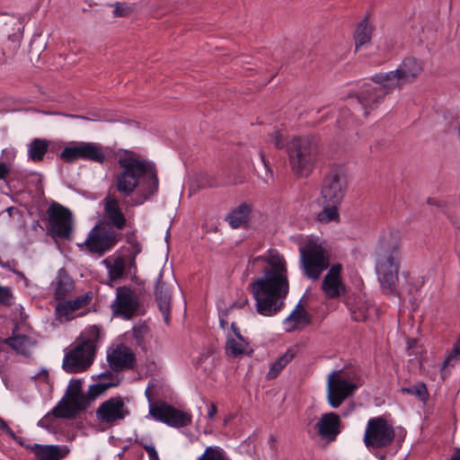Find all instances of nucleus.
<instances>
[{
	"label": "nucleus",
	"mask_w": 460,
	"mask_h": 460,
	"mask_svg": "<svg viewBox=\"0 0 460 460\" xmlns=\"http://www.w3.org/2000/svg\"><path fill=\"white\" fill-rule=\"evenodd\" d=\"M108 270L111 281L120 279L125 272V261L121 257L116 258L112 265H108Z\"/></svg>",
	"instance_id": "nucleus-42"
},
{
	"label": "nucleus",
	"mask_w": 460,
	"mask_h": 460,
	"mask_svg": "<svg viewBox=\"0 0 460 460\" xmlns=\"http://www.w3.org/2000/svg\"><path fill=\"white\" fill-rule=\"evenodd\" d=\"M120 382V378H115V380H111L107 382L101 381L96 384L91 385L88 389L89 404L98 396L104 394L108 389L119 386Z\"/></svg>",
	"instance_id": "nucleus-35"
},
{
	"label": "nucleus",
	"mask_w": 460,
	"mask_h": 460,
	"mask_svg": "<svg viewBox=\"0 0 460 460\" xmlns=\"http://www.w3.org/2000/svg\"><path fill=\"white\" fill-rule=\"evenodd\" d=\"M37 425L39 427L49 429V423H47V421L43 418L38 421Z\"/></svg>",
	"instance_id": "nucleus-59"
},
{
	"label": "nucleus",
	"mask_w": 460,
	"mask_h": 460,
	"mask_svg": "<svg viewBox=\"0 0 460 460\" xmlns=\"http://www.w3.org/2000/svg\"><path fill=\"white\" fill-rule=\"evenodd\" d=\"M312 323V315L302 306L299 302L291 314L285 318L283 324L288 332L301 330Z\"/></svg>",
	"instance_id": "nucleus-23"
},
{
	"label": "nucleus",
	"mask_w": 460,
	"mask_h": 460,
	"mask_svg": "<svg viewBox=\"0 0 460 460\" xmlns=\"http://www.w3.org/2000/svg\"><path fill=\"white\" fill-rule=\"evenodd\" d=\"M260 155L264 174H262V172H258V174L260 177L263 179L264 181L268 182L270 180L272 179V172L270 169L269 164L266 162L264 155L261 153Z\"/></svg>",
	"instance_id": "nucleus-46"
},
{
	"label": "nucleus",
	"mask_w": 460,
	"mask_h": 460,
	"mask_svg": "<svg viewBox=\"0 0 460 460\" xmlns=\"http://www.w3.org/2000/svg\"><path fill=\"white\" fill-rule=\"evenodd\" d=\"M138 298L132 289L126 287H119L116 291V299L111 305L113 315L130 319L137 311Z\"/></svg>",
	"instance_id": "nucleus-18"
},
{
	"label": "nucleus",
	"mask_w": 460,
	"mask_h": 460,
	"mask_svg": "<svg viewBox=\"0 0 460 460\" xmlns=\"http://www.w3.org/2000/svg\"><path fill=\"white\" fill-rule=\"evenodd\" d=\"M252 208L247 203H242L233 209L226 217V221L233 229L244 226L249 222Z\"/></svg>",
	"instance_id": "nucleus-28"
},
{
	"label": "nucleus",
	"mask_w": 460,
	"mask_h": 460,
	"mask_svg": "<svg viewBox=\"0 0 460 460\" xmlns=\"http://www.w3.org/2000/svg\"><path fill=\"white\" fill-rule=\"evenodd\" d=\"M159 190L158 170L154 162L146 160V200L155 196Z\"/></svg>",
	"instance_id": "nucleus-30"
},
{
	"label": "nucleus",
	"mask_w": 460,
	"mask_h": 460,
	"mask_svg": "<svg viewBox=\"0 0 460 460\" xmlns=\"http://www.w3.org/2000/svg\"><path fill=\"white\" fill-rule=\"evenodd\" d=\"M294 353L291 350H288L284 355L279 357L276 361H274L270 370L267 374L268 379H274L276 378L281 370L287 366V364L291 361V359L294 358Z\"/></svg>",
	"instance_id": "nucleus-37"
},
{
	"label": "nucleus",
	"mask_w": 460,
	"mask_h": 460,
	"mask_svg": "<svg viewBox=\"0 0 460 460\" xmlns=\"http://www.w3.org/2000/svg\"><path fill=\"white\" fill-rule=\"evenodd\" d=\"M18 324L14 325L12 336L5 338L2 342L10 347L17 354L22 355L25 358H31L30 349L36 345V341L26 335L17 334Z\"/></svg>",
	"instance_id": "nucleus-22"
},
{
	"label": "nucleus",
	"mask_w": 460,
	"mask_h": 460,
	"mask_svg": "<svg viewBox=\"0 0 460 460\" xmlns=\"http://www.w3.org/2000/svg\"><path fill=\"white\" fill-rule=\"evenodd\" d=\"M53 411H54V408L43 417V419L47 421V423H49L51 421L52 417L58 419L56 416V413H53Z\"/></svg>",
	"instance_id": "nucleus-58"
},
{
	"label": "nucleus",
	"mask_w": 460,
	"mask_h": 460,
	"mask_svg": "<svg viewBox=\"0 0 460 460\" xmlns=\"http://www.w3.org/2000/svg\"><path fill=\"white\" fill-rule=\"evenodd\" d=\"M341 265L333 264L325 275L322 288L329 298H336L345 293V286L341 279Z\"/></svg>",
	"instance_id": "nucleus-21"
},
{
	"label": "nucleus",
	"mask_w": 460,
	"mask_h": 460,
	"mask_svg": "<svg viewBox=\"0 0 460 460\" xmlns=\"http://www.w3.org/2000/svg\"><path fill=\"white\" fill-rule=\"evenodd\" d=\"M248 345V342L244 341V342L236 341L233 337L228 336L226 341V353L231 357L237 358L243 355L245 351V346Z\"/></svg>",
	"instance_id": "nucleus-39"
},
{
	"label": "nucleus",
	"mask_w": 460,
	"mask_h": 460,
	"mask_svg": "<svg viewBox=\"0 0 460 460\" xmlns=\"http://www.w3.org/2000/svg\"><path fill=\"white\" fill-rule=\"evenodd\" d=\"M427 203L431 206H437V207L440 206L439 202L433 198H429L427 200Z\"/></svg>",
	"instance_id": "nucleus-61"
},
{
	"label": "nucleus",
	"mask_w": 460,
	"mask_h": 460,
	"mask_svg": "<svg viewBox=\"0 0 460 460\" xmlns=\"http://www.w3.org/2000/svg\"><path fill=\"white\" fill-rule=\"evenodd\" d=\"M262 261L267 263L261 277L249 284V289L255 300L256 312L266 317L278 314L285 307L289 292V282L285 259L279 253H270L268 257L258 256L249 261L250 264Z\"/></svg>",
	"instance_id": "nucleus-1"
},
{
	"label": "nucleus",
	"mask_w": 460,
	"mask_h": 460,
	"mask_svg": "<svg viewBox=\"0 0 460 460\" xmlns=\"http://www.w3.org/2000/svg\"><path fill=\"white\" fill-rule=\"evenodd\" d=\"M52 142L45 138H34L28 145V157L34 163H40L44 159L49 150L53 151L50 147Z\"/></svg>",
	"instance_id": "nucleus-29"
},
{
	"label": "nucleus",
	"mask_w": 460,
	"mask_h": 460,
	"mask_svg": "<svg viewBox=\"0 0 460 460\" xmlns=\"http://www.w3.org/2000/svg\"><path fill=\"white\" fill-rule=\"evenodd\" d=\"M378 74L374 75L371 80L374 84L366 83L362 84L359 91L356 93L357 100L364 109L365 116L378 107L384 98L394 90L392 84L387 82H379L377 80Z\"/></svg>",
	"instance_id": "nucleus-9"
},
{
	"label": "nucleus",
	"mask_w": 460,
	"mask_h": 460,
	"mask_svg": "<svg viewBox=\"0 0 460 460\" xmlns=\"http://www.w3.org/2000/svg\"><path fill=\"white\" fill-rule=\"evenodd\" d=\"M278 149L287 148L289 163L294 173L299 177H307L313 171L319 153L315 137H293L287 143L279 131H275L270 140Z\"/></svg>",
	"instance_id": "nucleus-4"
},
{
	"label": "nucleus",
	"mask_w": 460,
	"mask_h": 460,
	"mask_svg": "<svg viewBox=\"0 0 460 460\" xmlns=\"http://www.w3.org/2000/svg\"><path fill=\"white\" fill-rule=\"evenodd\" d=\"M422 62L413 57L405 58L400 66L393 71L379 73V82H389L394 89H401L404 84L413 82L422 72Z\"/></svg>",
	"instance_id": "nucleus-10"
},
{
	"label": "nucleus",
	"mask_w": 460,
	"mask_h": 460,
	"mask_svg": "<svg viewBox=\"0 0 460 460\" xmlns=\"http://www.w3.org/2000/svg\"><path fill=\"white\" fill-rule=\"evenodd\" d=\"M92 298L93 293L86 292L85 294L81 295L73 300L60 301L55 309L57 319H59L63 316H67L70 313L75 312L84 305H88Z\"/></svg>",
	"instance_id": "nucleus-24"
},
{
	"label": "nucleus",
	"mask_w": 460,
	"mask_h": 460,
	"mask_svg": "<svg viewBox=\"0 0 460 460\" xmlns=\"http://www.w3.org/2000/svg\"><path fill=\"white\" fill-rule=\"evenodd\" d=\"M55 283V299L58 301H64L74 288V280L64 267L58 270Z\"/></svg>",
	"instance_id": "nucleus-26"
},
{
	"label": "nucleus",
	"mask_w": 460,
	"mask_h": 460,
	"mask_svg": "<svg viewBox=\"0 0 460 460\" xmlns=\"http://www.w3.org/2000/svg\"><path fill=\"white\" fill-rule=\"evenodd\" d=\"M119 241L118 234L105 223L95 226L88 234L85 242L78 244L81 249L85 246L90 253L102 256Z\"/></svg>",
	"instance_id": "nucleus-12"
},
{
	"label": "nucleus",
	"mask_w": 460,
	"mask_h": 460,
	"mask_svg": "<svg viewBox=\"0 0 460 460\" xmlns=\"http://www.w3.org/2000/svg\"><path fill=\"white\" fill-rule=\"evenodd\" d=\"M23 22L20 18L11 16L7 22H4V32L7 35V39L13 44V50L20 47V42L23 32Z\"/></svg>",
	"instance_id": "nucleus-27"
},
{
	"label": "nucleus",
	"mask_w": 460,
	"mask_h": 460,
	"mask_svg": "<svg viewBox=\"0 0 460 460\" xmlns=\"http://www.w3.org/2000/svg\"><path fill=\"white\" fill-rule=\"evenodd\" d=\"M107 361L110 368L119 373L128 369H133L136 357L130 348L124 344L110 347L107 350Z\"/></svg>",
	"instance_id": "nucleus-19"
},
{
	"label": "nucleus",
	"mask_w": 460,
	"mask_h": 460,
	"mask_svg": "<svg viewBox=\"0 0 460 460\" xmlns=\"http://www.w3.org/2000/svg\"><path fill=\"white\" fill-rule=\"evenodd\" d=\"M401 237L397 231L381 234L376 247V270L383 290L387 294L395 292L401 262Z\"/></svg>",
	"instance_id": "nucleus-3"
},
{
	"label": "nucleus",
	"mask_w": 460,
	"mask_h": 460,
	"mask_svg": "<svg viewBox=\"0 0 460 460\" xmlns=\"http://www.w3.org/2000/svg\"><path fill=\"white\" fill-rule=\"evenodd\" d=\"M178 287L177 280L172 270L162 269L155 278L154 296L156 306L166 325L171 323L172 306V293Z\"/></svg>",
	"instance_id": "nucleus-7"
},
{
	"label": "nucleus",
	"mask_w": 460,
	"mask_h": 460,
	"mask_svg": "<svg viewBox=\"0 0 460 460\" xmlns=\"http://www.w3.org/2000/svg\"><path fill=\"white\" fill-rule=\"evenodd\" d=\"M121 171L114 173L113 182L110 190H116L123 198L129 197L137 185L140 178L144 176V161L136 159L132 156H121L118 161ZM104 202V214L111 228L115 227L121 230L126 226V217L121 211L119 204V199L109 191Z\"/></svg>",
	"instance_id": "nucleus-2"
},
{
	"label": "nucleus",
	"mask_w": 460,
	"mask_h": 460,
	"mask_svg": "<svg viewBox=\"0 0 460 460\" xmlns=\"http://www.w3.org/2000/svg\"><path fill=\"white\" fill-rule=\"evenodd\" d=\"M341 426L340 416L335 412H328L322 415L314 428L322 438L333 442L341 433Z\"/></svg>",
	"instance_id": "nucleus-20"
},
{
	"label": "nucleus",
	"mask_w": 460,
	"mask_h": 460,
	"mask_svg": "<svg viewBox=\"0 0 460 460\" xmlns=\"http://www.w3.org/2000/svg\"><path fill=\"white\" fill-rule=\"evenodd\" d=\"M13 294L9 287L0 286V304L9 307L13 305Z\"/></svg>",
	"instance_id": "nucleus-44"
},
{
	"label": "nucleus",
	"mask_w": 460,
	"mask_h": 460,
	"mask_svg": "<svg viewBox=\"0 0 460 460\" xmlns=\"http://www.w3.org/2000/svg\"><path fill=\"white\" fill-rule=\"evenodd\" d=\"M79 159L103 164L106 155L103 147L93 142H77Z\"/></svg>",
	"instance_id": "nucleus-25"
},
{
	"label": "nucleus",
	"mask_w": 460,
	"mask_h": 460,
	"mask_svg": "<svg viewBox=\"0 0 460 460\" xmlns=\"http://www.w3.org/2000/svg\"><path fill=\"white\" fill-rule=\"evenodd\" d=\"M219 324L222 329H226L228 325V322L225 317H220Z\"/></svg>",
	"instance_id": "nucleus-60"
},
{
	"label": "nucleus",
	"mask_w": 460,
	"mask_h": 460,
	"mask_svg": "<svg viewBox=\"0 0 460 460\" xmlns=\"http://www.w3.org/2000/svg\"><path fill=\"white\" fill-rule=\"evenodd\" d=\"M146 452L148 455L149 460H160L158 456V453L155 447L146 445Z\"/></svg>",
	"instance_id": "nucleus-53"
},
{
	"label": "nucleus",
	"mask_w": 460,
	"mask_h": 460,
	"mask_svg": "<svg viewBox=\"0 0 460 460\" xmlns=\"http://www.w3.org/2000/svg\"><path fill=\"white\" fill-rule=\"evenodd\" d=\"M394 439V427L385 419L376 417L368 420L364 436L367 447H385L390 446Z\"/></svg>",
	"instance_id": "nucleus-13"
},
{
	"label": "nucleus",
	"mask_w": 460,
	"mask_h": 460,
	"mask_svg": "<svg viewBox=\"0 0 460 460\" xmlns=\"http://www.w3.org/2000/svg\"><path fill=\"white\" fill-rule=\"evenodd\" d=\"M40 379L44 383L49 384V371L46 368H42L39 373L35 374L31 376L32 380Z\"/></svg>",
	"instance_id": "nucleus-51"
},
{
	"label": "nucleus",
	"mask_w": 460,
	"mask_h": 460,
	"mask_svg": "<svg viewBox=\"0 0 460 460\" xmlns=\"http://www.w3.org/2000/svg\"><path fill=\"white\" fill-rule=\"evenodd\" d=\"M166 393L167 387L163 380L159 378H152L146 387V397L148 400L149 406L151 403L164 402L163 398L165 397Z\"/></svg>",
	"instance_id": "nucleus-31"
},
{
	"label": "nucleus",
	"mask_w": 460,
	"mask_h": 460,
	"mask_svg": "<svg viewBox=\"0 0 460 460\" xmlns=\"http://www.w3.org/2000/svg\"><path fill=\"white\" fill-rule=\"evenodd\" d=\"M217 412V409L215 403L211 402L208 411V418L212 419Z\"/></svg>",
	"instance_id": "nucleus-56"
},
{
	"label": "nucleus",
	"mask_w": 460,
	"mask_h": 460,
	"mask_svg": "<svg viewBox=\"0 0 460 460\" xmlns=\"http://www.w3.org/2000/svg\"><path fill=\"white\" fill-rule=\"evenodd\" d=\"M402 394H407L417 397L420 401L426 402L429 394L426 385L423 382H418L412 386L401 388Z\"/></svg>",
	"instance_id": "nucleus-38"
},
{
	"label": "nucleus",
	"mask_w": 460,
	"mask_h": 460,
	"mask_svg": "<svg viewBox=\"0 0 460 460\" xmlns=\"http://www.w3.org/2000/svg\"><path fill=\"white\" fill-rule=\"evenodd\" d=\"M4 432L12 438L14 441H18V439H21V437H18L15 435L13 430L9 427L7 429L4 430Z\"/></svg>",
	"instance_id": "nucleus-57"
},
{
	"label": "nucleus",
	"mask_w": 460,
	"mask_h": 460,
	"mask_svg": "<svg viewBox=\"0 0 460 460\" xmlns=\"http://www.w3.org/2000/svg\"><path fill=\"white\" fill-rule=\"evenodd\" d=\"M8 428L9 426L7 425V423L2 418H0V429L4 431Z\"/></svg>",
	"instance_id": "nucleus-62"
},
{
	"label": "nucleus",
	"mask_w": 460,
	"mask_h": 460,
	"mask_svg": "<svg viewBox=\"0 0 460 460\" xmlns=\"http://www.w3.org/2000/svg\"><path fill=\"white\" fill-rule=\"evenodd\" d=\"M48 234L52 238L70 240L73 234V215L66 207L52 202L47 209Z\"/></svg>",
	"instance_id": "nucleus-8"
},
{
	"label": "nucleus",
	"mask_w": 460,
	"mask_h": 460,
	"mask_svg": "<svg viewBox=\"0 0 460 460\" xmlns=\"http://www.w3.org/2000/svg\"><path fill=\"white\" fill-rule=\"evenodd\" d=\"M11 172V164L0 160V180L6 181Z\"/></svg>",
	"instance_id": "nucleus-49"
},
{
	"label": "nucleus",
	"mask_w": 460,
	"mask_h": 460,
	"mask_svg": "<svg viewBox=\"0 0 460 460\" xmlns=\"http://www.w3.org/2000/svg\"><path fill=\"white\" fill-rule=\"evenodd\" d=\"M350 312L351 317L354 321L363 322L375 315L376 308L374 305L367 302H358L356 305L351 307Z\"/></svg>",
	"instance_id": "nucleus-34"
},
{
	"label": "nucleus",
	"mask_w": 460,
	"mask_h": 460,
	"mask_svg": "<svg viewBox=\"0 0 460 460\" xmlns=\"http://www.w3.org/2000/svg\"><path fill=\"white\" fill-rule=\"evenodd\" d=\"M148 408L152 419L172 428H184L192 422V415L190 412L177 409L166 402L151 403Z\"/></svg>",
	"instance_id": "nucleus-11"
},
{
	"label": "nucleus",
	"mask_w": 460,
	"mask_h": 460,
	"mask_svg": "<svg viewBox=\"0 0 460 460\" xmlns=\"http://www.w3.org/2000/svg\"><path fill=\"white\" fill-rule=\"evenodd\" d=\"M2 155L4 156V161L5 163H9L11 165H12V163L14 161L15 159V156H16V154L13 150H11V149H4L2 151Z\"/></svg>",
	"instance_id": "nucleus-52"
},
{
	"label": "nucleus",
	"mask_w": 460,
	"mask_h": 460,
	"mask_svg": "<svg viewBox=\"0 0 460 460\" xmlns=\"http://www.w3.org/2000/svg\"><path fill=\"white\" fill-rule=\"evenodd\" d=\"M158 368L159 367L155 361H152L148 366L146 364V376L154 375Z\"/></svg>",
	"instance_id": "nucleus-54"
},
{
	"label": "nucleus",
	"mask_w": 460,
	"mask_h": 460,
	"mask_svg": "<svg viewBox=\"0 0 460 460\" xmlns=\"http://www.w3.org/2000/svg\"><path fill=\"white\" fill-rule=\"evenodd\" d=\"M217 183L213 177H210L208 174H204L201 176L199 187L200 188H214L217 187Z\"/></svg>",
	"instance_id": "nucleus-48"
},
{
	"label": "nucleus",
	"mask_w": 460,
	"mask_h": 460,
	"mask_svg": "<svg viewBox=\"0 0 460 460\" xmlns=\"http://www.w3.org/2000/svg\"><path fill=\"white\" fill-rule=\"evenodd\" d=\"M128 414V411L121 396L108 399L102 402L96 410L98 420L108 425H114L124 420Z\"/></svg>",
	"instance_id": "nucleus-17"
},
{
	"label": "nucleus",
	"mask_w": 460,
	"mask_h": 460,
	"mask_svg": "<svg viewBox=\"0 0 460 460\" xmlns=\"http://www.w3.org/2000/svg\"><path fill=\"white\" fill-rule=\"evenodd\" d=\"M114 373L115 372H113L111 369L106 370V371L100 373L97 376H93L92 378H93V380L110 379V381L115 380V378H119L118 376L114 375Z\"/></svg>",
	"instance_id": "nucleus-50"
},
{
	"label": "nucleus",
	"mask_w": 460,
	"mask_h": 460,
	"mask_svg": "<svg viewBox=\"0 0 460 460\" xmlns=\"http://www.w3.org/2000/svg\"><path fill=\"white\" fill-rule=\"evenodd\" d=\"M323 209L317 215V220L321 223H330V222H338L340 219V214L338 208L340 204L332 203V202H324Z\"/></svg>",
	"instance_id": "nucleus-36"
},
{
	"label": "nucleus",
	"mask_w": 460,
	"mask_h": 460,
	"mask_svg": "<svg viewBox=\"0 0 460 460\" xmlns=\"http://www.w3.org/2000/svg\"><path fill=\"white\" fill-rule=\"evenodd\" d=\"M85 335H86V338L80 337L81 340H82L80 343L87 342V343L91 344V346L93 347V356H95V345H94V342L98 341V340L100 339V336H101V329H100V327H98L97 325L90 326L86 330Z\"/></svg>",
	"instance_id": "nucleus-43"
},
{
	"label": "nucleus",
	"mask_w": 460,
	"mask_h": 460,
	"mask_svg": "<svg viewBox=\"0 0 460 460\" xmlns=\"http://www.w3.org/2000/svg\"><path fill=\"white\" fill-rule=\"evenodd\" d=\"M197 460H230L223 448L219 447H207L203 455Z\"/></svg>",
	"instance_id": "nucleus-40"
},
{
	"label": "nucleus",
	"mask_w": 460,
	"mask_h": 460,
	"mask_svg": "<svg viewBox=\"0 0 460 460\" xmlns=\"http://www.w3.org/2000/svg\"><path fill=\"white\" fill-rule=\"evenodd\" d=\"M133 339L136 341V344L138 346L143 345L144 343V324L135 325L133 327Z\"/></svg>",
	"instance_id": "nucleus-47"
},
{
	"label": "nucleus",
	"mask_w": 460,
	"mask_h": 460,
	"mask_svg": "<svg viewBox=\"0 0 460 460\" xmlns=\"http://www.w3.org/2000/svg\"><path fill=\"white\" fill-rule=\"evenodd\" d=\"M358 374L352 367L332 371L327 376V399L332 408H338L358 389Z\"/></svg>",
	"instance_id": "nucleus-5"
},
{
	"label": "nucleus",
	"mask_w": 460,
	"mask_h": 460,
	"mask_svg": "<svg viewBox=\"0 0 460 460\" xmlns=\"http://www.w3.org/2000/svg\"><path fill=\"white\" fill-rule=\"evenodd\" d=\"M347 181L342 166L332 167L325 175L321 190V196L324 202L341 204L343 199Z\"/></svg>",
	"instance_id": "nucleus-14"
},
{
	"label": "nucleus",
	"mask_w": 460,
	"mask_h": 460,
	"mask_svg": "<svg viewBox=\"0 0 460 460\" xmlns=\"http://www.w3.org/2000/svg\"><path fill=\"white\" fill-rule=\"evenodd\" d=\"M89 407L88 394L82 390V380L72 378L69 382L64 397L54 407L53 413L58 418L75 420L80 412L85 411Z\"/></svg>",
	"instance_id": "nucleus-6"
},
{
	"label": "nucleus",
	"mask_w": 460,
	"mask_h": 460,
	"mask_svg": "<svg viewBox=\"0 0 460 460\" xmlns=\"http://www.w3.org/2000/svg\"><path fill=\"white\" fill-rule=\"evenodd\" d=\"M12 272H13L16 276H18V277H20V278H22V279H26V277H25V275L23 274V272H22V271H20V270H16V269L12 270Z\"/></svg>",
	"instance_id": "nucleus-63"
},
{
	"label": "nucleus",
	"mask_w": 460,
	"mask_h": 460,
	"mask_svg": "<svg viewBox=\"0 0 460 460\" xmlns=\"http://www.w3.org/2000/svg\"><path fill=\"white\" fill-rule=\"evenodd\" d=\"M452 460H460V451H458L452 458Z\"/></svg>",
	"instance_id": "nucleus-64"
},
{
	"label": "nucleus",
	"mask_w": 460,
	"mask_h": 460,
	"mask_svg": "<svg viewBox=\"0 0 460 460\" xmlns=\"http://www.w3.org/2000/svg\"><path fill=\"white\" fill-rule=\"evenodd\" d=\"M93 349L87 342L78 343L65 355L62 368L69 374L85 371L93 362Z\"/></svg>",
	"instance_id": "nucleus-15"
},
{
	"label": "nucleus",
	"mask_w": 460,
	"mask_h": 460,
	"mask_svg": "<svg viewBox=\"0 0 460 460\" xmlns=\"http://www.w3.org/2000/svg\"><path fill=\"white\" fill-rule=\"evenodd\" d=\"M111 6L115 7L112 12L114 17H125L129 13V8L125 3L117 2Z\"/></svg>",
	"instance_id": "nucleus-45"
},
{
	"label": "nucleus",
	"mask_w": 460,
	"mask_h": 460,
	"mask_svg": "<svg viewBox=\"0 0 460 460\" xmlns=\"http://www.w3.org/2000/svg\"><path fill=\"white\" fill-rule=\"evenodd\" d=\"M301 258L305 272L312 279H317L328 267V261L321 245L309 243L305 249H301Z\"/></svg>",
	"instance_id": "nucleus-16"
},
{
	"label": "nucleus",
	"mask_w": 460,
	"mask_h": 460,
	"mask_svg": "<svg viewBox=\"0 0 460 460\" xmlns=\"http://www.w3.org/2000/svg\"><path fill=\"white\" fill-rule=\"evenodd\" d=\"M231 329L234 332V334L235 335V337L240 341H243L244 342V338L243 336L241 334V332L239 330V328L237 327L236 323L234 322H233L231 323Z\"/></svg>",
	"instance_id": "nucleus-55"
},
{
	"label": "nucleus",
	"mask_w": 460,
	"mask_h": 460,
	"mask_svg": "<svg viewBox=\"0 0 460 460\" xmlns=\"http://www.w3.org/2000/svg\"><path fill=\"white\" fill-rule=\"evenodd\" d=\"M373 28L369 24L367 17L366 16L363 21H361L355 31L354 40L356 44V49H359L367 44H368L371 40Z\"/></svg>",
	"instance_id": "nucleus-33"
},
{
	"label": "nucleus",
	"mask_w": 460,
	"mask_h": 460,
	"mask_svg": "<svg viewBox=\"0 0 460 460\" xmlns=\"http://www.w3.org/2000/svg\"><path fill=\"white\" fill-rule=\"evenodd\" d=\"M30 450L34 451L38 460H59L62 457L60 447L55 445L34 444L33 447H30Z\"/></svg>",
	"instance_id": "nucleus-32"
},
{
	"label": "nucleus",
	"mask_w": 460,
	"mask_h": 460,
	"mask_svg": "<svg viewBox=\"0 0 460 460\" xmlns=\"http://www.w3.org/2000/svg\"><path fill=\"white\" fill-rule=\"evenodd\" d=\"M58 156L62 161L67 164H73L76 160H79L77 142H71L70 146L65 147Z\"/></svg>",
	"instance_id": "nucleus-41"
}]
</instances>
